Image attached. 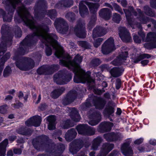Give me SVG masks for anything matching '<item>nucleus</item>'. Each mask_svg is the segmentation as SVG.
I'll list each match as a JSON object with an SVG mask.
<instances>
[{
    "label": "nucleus",
    "instance_id": "1",
    "mask_svg": "<svg viewBox=\"0 0 156 156\" xmlns=\"http://www.w3.org/2000/svg\"><path fill=\"white\" fill-rule=\"evenodd\" d=\"M25 23L30 28L34 29L35 36L41 37L44 40L45 45L47 46L46 53L47 55H50L52 53L51 47L55 50V55L58 58L63 57L60 61V64L69 69H72L75 73L74 81L76 83L86 82L90 83L93 80L90 77V73H85L80 67L79 63L81 62L82 58L80 55L76 56L74 60L71 62L69 56L67 55L65 57L62 48L57 42L56 36L55 34L48 33L49 29L46 26H36L33 20H23Z\"/></svg>",
    "mask_w": 156,
    "mask_h": 156
},
{
    "label": "nucleus",
    "instance_id": "2",
    "mask_svg": "<svg viewBox=\"0 0 156 156\" xmlns=\"http://www.w3.org/2000/svg\"><path fill=\"white\" fill-rule=\"evenodd\" d=\"M86 4L89 7L90 11L91 12L94 11L95 12L96 11L97 8L99 6L98 4H93L85 2H82L79 5V11L81 16H83V15L87 13L88 11V9L84 4Z\"/></svg>",
    "mask_w": 156,
    "mask_h": 156
},
{
    "label": "nucleus",
    "instance_id": "3",
    "mask_svg": "<svg viewBox=\"0 0 156 156\" xmlns=\"http://www.w3.org/2000/svg\"><path fill=\"white\" fill-rule=\"evenodd\" d=\"M114 43V40L112 38H110L106 41L102 47V53L107 54L114 50L115 48Z\"/></svg>",
    "mask_w": 156,
    "mask_h": 156
},
{
    "label": "nucleus",
    "instance_id": "4",
    "mask_svg": "<svg viewBox=\"0 0 156 156\" xmlns=\"http://www.w3.org/2000/svg\"><path fill=\"white\" fill-rule=\"evenodd\" d=\"M72 79L71 75L66 76L56 74L54 76V80L56 83L59 84H64L69 81Z\"/></svg>",
    "mask_w": 156,
    "mask_h": 156
},
{
    "label": "nucleus",
    "instance_id": "5",
    "mask_svg": "<svg viewBox=\"0 0 156 156\" xmlns=\"http://www.w3.org/2000/svg\"><path fill=\"white\" fill-rule=\"evenodd\" d=\"M119 36L122 41L127 42L131 40V37L130 34L125 27H121L119 29Z\"/></svg>",
    "mask_w": 156,
    "mask_h": 156
},
{
    "label": "nucleus",
    "instance_id": "6",
    "mask_svg": "<svg viewBox=\"0 0 156 156\" xmlns=\"http://www.w3.org/2000/svg\"><path fill=\"white\" fill-rule=\"evenodd\" d=\"M41 121V118L39 116H34L28 120L26 122L27 126H40Z\"/></svg>",
    "mask_w": 156,
    "mask_h": 156
},
{
    "label": "nucleus",
    "instance_id": "7",
    "mask_svg": "<svg viewBox=\"0 0 156 156\" xmlns=\"http://www.w3.org/2000/svg\"><path fill=\"white\" fill-rule=\"evenodd\" d=\"M55 119V116L54 115H51L47 118V120L49 122L48 128L49 130H53L55 128L54 122Z\"/></svg>",
    "mask_w": 156,
    "mask_h": 156
},
{
    "label": "nucleus",
    "instance_id": "8",
    "mask_svg": "<svg viewBox=\"0 0 156 156\" xmlns=\"http://www.w3.org/2000/svg\"><path fill=\"white\" fill-rule=\"evenodd\" d=\"M8 144V140H5L0 144V156H5V148Z\"/></svg>",
    "mask_w": 156,
    "mask_h": 156
},
{
    "label": "nucleus",
    "instance_id": "9",
    "mask_svg": "<svg viewBox=\"0 0 156 156\" xmlns=\"http://www.w3.org/2000/svg\"><path fill=\"white\" fill-rule=\"evenodd\" d=\"M121 150L122 153L126 156H128V154H132V151L129 147L128 144H123L121 147Z\"/></svg>",
    "mask_w": 156,
    "mask_h": 156
},
{
    "label": "nucleus",
    "instance_id": "10",
    "mask_svg": "<svg viewBox=\"0 0 156 156\" xmlns=\"http://www.w3.org/2000/svg\"><path fill=\"white\" fill-rule=\"evenodd\" d=\"M118 134H115L113 133L111 134H106L104 136L107 140L111 141H114L119 140L120 137Z\"/></svg>",
    "mask_w": 156,
    "mask_h": 156
},
{
    "label": "nucleus",
    "instance_id": "11",
    "mask_svg": "<svg viewBox=\"0 0 156 156\" xmlns=\"http://www.w3.org/2000/svg\"><path fill=\"white\" fill-rule=\"evenodd\" d=\"M127 57V53L126 51H125L124 53L122 52V54L120 56V58L118 59L115 60L112 62V64L114 65H117L120 64L118 62L119 61L122 62V60H125Z\"/></svg>",
    "mask_w": 156,
    "mask_h": 156
},
{
    "label": "nucleus",
    "instance_id": "12",
    "mask_svg": "<svg viewBox=\"0 0 156 156\" xmlns=\"http://www.w3.org/2000/svg\"><path fill=\"white\" fill-rule=\"evenodd\" d=\"M123 71L119 68H114L111 69L110 73L112 76L116 77L121 75Z\"/></svg>",
    "mask_w": 156,
    "mask_h": 156
},
{
    "label": "nucleus",
    "instance_id": "13",
    "mask_svg": "<svg viewBox=\"0 0 156 156\" xmlns=\"http://www.w3.org/2000/svg\"><path fill=\"white\" fill-rule=\"evenodd\" d=\"M16 66L22 70H27L29 69L32 68L34 67V65H28L25 66L23 64H20L18 63H16Z\"/></svg>",
    "mask_w": 156,
    "mask_h": 156
},
{
    "label": "nucleus",
    "instance_id": "14",
    "mask_svg": "<svg viewBox=\"0 0 156 156\" xmlns=\"http://www.w3.org/2000/svg\"><path fill=\"white\" fill-rule=\"evenodd\" d=\"M76 133L74 129H72L68 131V132L66 133L65 135V138L67 140L68 138H71L75 136L76 134Z\"/></svg>",
    "mask_w": 156,
    "mask_h": 156
},
{
    "label": "nucleus",
    "instance_id": "15",
    "mask_svg": "<svg viewBox=\"0 0 156 156\" xmlns=\"http://www.w3.org/2000/svg\"><path fill=\"white\" fill-rule=\"evenodd\" d=\"M86 125H80L77 127V129L79 134H84V132L86 129Z\"/></svg>",
    "mask_w": 156,
    "mask_h": 156
},
{
    "label": "nucleus",
    "instance_id": "16",
    "mask_svg": "<svg viewBox=\"0 0 156 156\" xmlns=\"http://www.w3.org/2000/svg\"><path fill=\"white\" fill-rule=\"evenodd\" d=\"M104 151L108 153L110 151L113 147V145L112 144H105L103 146Z\"/></svg>",
    "mask_w": 156,
    "mask_h": 156
},
{
    "label": "nucleus",
    "instance_id": "17",
    "mask_svg": "<svg viewBox=\"0 0 156 156\" xmlns=\"http://www.w3.org/2000/svg\"><path fill=\"white\" fill-rule=\"evenodd\" d=\"M113 20L115 22L119 23L120 20V16L119 15L115 13L113 15Z\"/></svg>",
    "mask_w": 156,
    "mask_h": 156
},
{
    "label": "nucleus",
    "instance_id": "18",
    "mask_svg": "<svg viewBox=\"0 0 156 156\" xmlns=\"http://www.w3.org/2000/svg\"><path fill=\"white\" fill-rule=\"evenodd\" d=\"M11 68L9 67H7L5 69L3 73V75L4 76H7L11 72Z\"/></svg>",
    "mask_w": 156,
    "mask_h": 156
},
{
    "label": "nucleus",
    "instance_id": "19",
    "mask_svg": "<svg viewBox=\"0 0 156 156\" xmlns=\"http://www.w3.org/2000/svg\"><path fill=\"white\" fill-rule=\"evenodd\" d=\"M150 57V55L148 54H143L142 55H141L140 56V58L138 59L137 60H135L134 61V62L135 63H136L138 62L141 59V58H149Z\"/></svg>",
    "mask_w": 156,
    "mask_h": 156
},
{
    "label": "nucleus",
    "instance_id": "20",
    "mask_svg": "<svg viewBox=\"0 0 156 156\" xmlns=\"http://www.w3.org/2000/svg\"><path fill=\"white\" fill-rule=\"evenodd\" d=\"M103 40L101 38H98L94 43V45L95 47H98L100 44Z\"/></svg>",
    "mask_w": 156,
    "mask_h": 156
},
{
    "label": "nucleus",
    "instance_id": "21",
    "mask_svg": "<svg viewBox=\"0 0 156 156\" xmlns=\"http://www.w3.org/2000/svg\"><path fill=\"white\" fill-rule=\"evenodd\" d=\"M61 94V93H59V90H55L52 93L51 96L53 98H56L59 96Z\"/></svg>",
    "mask_w": 156,
    "mask_h": 156
},
{
    "label": "nucleus",
    "instance_id": "22",
    "mask_svg": "<svg viewBox=\"0 0 156 156\" xmlns=\"http://www.w3.org/2000/svg\"><path fill=\"white\" fill-rule=\"evenodd\" d=\"M155 36V34L154 33H150L147 34V41H149L152 40V38H154Z\"/></svg>",
    "mask_w": 156,
    "mask_h": 156
},
{
    "label": "nucleus",
    "instance_id": "23",
    "mask_svg": "<svg viewBox=\"0 0 156 156\" xmlns=\"http://www.w3.org/2000/svg\"><path fill=\"white\" fill-rule=\"evenodd\" d=\"M5 46L2 44H0V55H3L4 52L5 51Z\"/></svg>",
    "mask_w": 156,
    "mask_h": 156
},
{
    "label": "nucleus",
    "instance_id": "24",
    "mask_svg": "<svg viewBox=\"0 0 156 156\" xmlns=\"http://www.w3.org/2000/svg\"><path fill=\"white\" fill-rule=\"evenodd\" d=\"M63 20L62 19H57L55 21V26L57 30H58V28L57 26V25L61 24L62 22L63 21Z\"/></svg>",
    "mask_w": 156,
    "mask_h": 156
},
{
    "label": "nucleus",
    "instance_id": "25",
    "mask_svg": "<svg viewBox=\"0 0 156 156\" xmlns=\"http://www.w3.org/2000/svg\"><path fill=\"white\" fill-rule=\"evenodd\" d=\"M133 9L132 7H130L129 8V9L128 11H126L125 10H124L125 14L126 15V16L127 18V19H128V14L129 13L131 14L132 12H133Z\"/></svg>",
    "mask_w": 156,
    "mask_h": 156
},
{
    "label": "nucleus",
    "instance_id": "26",
    "mask_svg": "<svg viewBox=\"0 0 156 156\" xmlns=\"http://www.w3.org/2000/svg\"><path fill=\"white\" fill-rule=\"evenodd\" d=\"M110 11L107 8H104L102 9L101 11L100 12V15L101 14H109Z\"/></svg>",
    "mask_w": 156,
    "mask_h": 156
},
{
    "label": "nucleus",
    "instance_id": "27",
    "mask_svg": "<svg viewBox=\"0 0 156 156\" xmlns=\"http://www.w3.org/2000/svg\"><path fill=\"white\" fill-rule=\"evenodd\" d=\"M11 3L12 5L13 8L15 7V5L16 4L20 2L19 0H8Z\"/></svg>",
    "mask_w": 156,
    "mask_h": 156
},
{
    "label": "nucleus",
    "instance_id": "28",
    "mask_svg": "<svg viewBox=\"0 0 156 156\" xmlns=\"http://www.w3.org/2000/svg\"><path fill=\"white\" fill-rule=\"evenodd\" d=\"M48 15L50 16L51 19H52V16H55L56 15L55 11L53 10L50 11L48 13Z\"/></svg>",
    "mask_w": 156,
    "mask_h": 156
},
{
    "label": "nucleus",
    "instance_id": "29",
    "mask_svg": "<svg viewBox=\"0 0 156 156\" xmlns=\"http://www.w3.org/2000/svg\"><path fill=\"white\" fill-rule=\"evenodd\" d=\"M80 119V115L78 114H77L75 115V117L74 118H72V119L75 122L79 121Z\"/></svg>",
    "mask_w": 156,
    "mask_h": 156
},
{
    "label": "nucleus",
    "instance_id": "30",
    "mask_svg": "<svg viewBox=\"0 0 156 156\" xmlns=\"http://www.w3.org/2000/svg\"><path fill=\"white\" fill-rule=\"evenodd\" d=\"M100 121V119H99L96 121H95L94 120H92L89 122V123L92 126H94L98 123Z\"/></svg>",
    "mask_w": 156,
    "mask_h": 156
},
{
    "label": "nucleus",
    "instance_id": "31",
    "mask_svg": "<svg viewBox=\"0 0 156 156\" xmlns=\"http://www.w3.org/2000/svg\"><path fill=\"white\" fill-rule=\"evenodd\" d=\"M133 39L135 42L137 43H139L141 42V40L139 38L138 36L136 35H134L133 36Z\"/></svg>",
    "mask_w": 156,
    "mask_h": 156
},
{
    "label": "nucleus",
    "instance_id": "32",
    "mask_svg": "<svg viewBox=\"0 0 156 156\" xmlns=\"http://www.w3.org/2000/svg\"><path fill=\"white\" fill-rule=\"evenodd\" d=\"M149 143L150 144L153 145H156V140L154 139H151L149 141Z\"/></svg>",
    "mask_w": 156,
    "mask_h": 156
},
{
    "label": "nucleus",
    "instance_id": "33",
    "mask_svg": "<svg viewBox=\"0 0 156 156\" xmlns=\"http://www.w3.org/2000/svg\"><path fill=\"white\" fill-rule=\"evenodd\" d=\"M107 112L108 115H111L114 112L113 108L110 107L109 109L107 110Z\"/></svg>",
    "mask_w": 156,
    "mask_h": 156
},
{
    "label": "nucleus",
    "instance_id": "34",
    "mask_svg": "<svg viewBox=\"0 0 156 156\" xmlns=\"http://www.w3.org/2000/svg\"><path fill=\"white\" fill-rule=\"evenodd\" d=\"M143 139L141 138L135 140L134 142V143L136 144H140L143 142Z\"/></svg>",
    "mask_w": 156,
    "mask_h": 156
},
{
    "label": "nucleus",
    "instance_id": "35",
    "mask_svg": "<svg viewBox=\"0 0 156 156\" xmlns=\"http://www.w3.org/2000/svg\"><path fill=\"white\" fill-rule=\"evenodd\" d=\"M116 82L117 83L116 84V88L117 89H119L120 87V85L121 84L120 80L119 79H118L117 80Z\"/></svg>",
    "mask_w": 156,
    "mask_h": 156
},
{
    "label": "nucleus",
    "instance_id": "36",
    "mask_svg": "<svg viewBox=\"0 0 156 156\" xmlns=\"http://www.w3.org/2000/svg\"><path fill=\"white\" fill-rule=\"evenodd\" d=\"M14 153L16 154H20L21 153V151L20 149H16L14 150Z\"/></svg>",
    "mask_w": 156,
    "mask_h": 156
},
{
    "label": "nucleus",
    "instance_id": "37",
    "mask_svg": "<svg viewBox=\"0 0 156 156\" xmlns=\"http://www.w3.org/2000/svg\"><path fill=\"white\" fill-rule=\"evenodd\" d=\"M71 126H70L69 124V122H66L65 123V125L63 126V128L65 129H67L69 128V127Z\"/></svg>",
    "mask_w": 156,
    "mask_h": 156
},
{
    "label": "nucleus",
    "instance_id": "38",
    "mask_svg": "<svg viewBox=\"0 0 156 156\" xmlns=\"http://www.w3.org/2000/svg\"><path fill=\"white\" fill-rule=\"evenodd\" d=\"M148 62V61L147 60H144L141 61V63L143 66L147 65Z\"/></svg>",
    "mask_w": 156,
    "mask_h": 156
},
{
    "label": "nucleus",
    "instance_id": "39",
    "mask_svg": "<svg viewBox=\"0 0 156 156\" xmlns=\"http://www.w3.org/2000/svg\"><path fill=\"white\" fill-rule=\"evenodd\" d=\"M7 106L5 105L4 106H2L0 107V112H3V111L5 110V108Z\"/></svg>",
    "mask_w": 156,
    "mask_h": 156
},
{
    "label": "nucleus",
    "instance_id": "40",
    "mask_svg": "<svg viewBox=\"0 0 156 156\" xmlns=\"http://www.w3.org/2000/svg\"><path fill=\"white\" fill-rule=\"evenodd\" d=\"M121 3L122 6L125 7L126 5V2L125 0H122L121 2Z\"/></svg>",
    "mask_w": 156,
    "mask_h": 156
},
{
    "label": "nucleus",
    "instance_id": "41",
    "mask_svg": "<svg viewBox=\"0 0 156 156\" xmlns=\"http://www.w3.org/2000/svg\"><path fill=\"white\" fill-rule=\"evenodd\" d=\"M5 18H6L5 17H4L3 18V20L4 21L10 22L12 19V17H10L7 20H6Z\"/></svg>",
    "mask_w": 156,
    "mask_h": 156
},
{
    "label": "nucleus",
    "instance_id": "42",
    "mask_svg": "<svg viewBox=\"0 0 156 156\" xmlns=\"http://www.w3.org/2000/svg\"><path fill=\"white\" fill-rule=\"evenodd\" d=\"M114 6L115 8V9L116 10H119V6L117 5L116 4H114Z\"/></svg>",
    "mask_w": 156,
    "mask_h": 156
},
{
    "label": "nucleus",
    "instance_id": "43",
    "mask_svg": "<svg viewBox=\"0 0 156 156\" xmlns=\"http://www.w3.org/2000/svg\"><path fill=\"white\" fill-rule=\"evenodd\" d=\"M12 98V97L11 95H8L5 98L6 101L11 100Z\"/></svg>",
    "mask_w": 156,
    "mask_h": 156
},
{
    "label": "nucleus",
    "instance_id": "44",
    "mask_svg": "<svg viewBox=\"0 0 156 156\" xmlns=\"http://www.w3.org/2000/svg\"><path fill=\"white\" fill-rule=\"evenodd\" d=\"M13 155V153L12 151H9L7 154L8 156H12Z\"/></svg>",
    "mask_w": 156,
    "mask_h": 156
},
{
    "label": "nucleus",
    "instance_id": "45",
    "mask_svg": "<svg viewBox=\"0 0 156 156\" xmlns=\"http://www.w3.org/2000/svg\"><path fill=\"white\" fill-rule=\"evenodd\" d=\"M121 113V111L120 108H118L117 111L116 112V114L117 115H120Z\"/></svg>",
    "mask_w": 156,
    "mask_h": 156
},
{
    "label": "nucleus",
    "instance_id": "46",
    "mask_svg": "<svg viewBox=\"0 0 156 156\" xmlns=\"http://www.w3.org/2000/svg\"><path fill=\"white\" fill-rule=\"evenodd\" d=\"M106 33V32L105 30H103L101 34H99V36H102L104 35Z\"/></svg>",
    "mask_w": 156,
    "mask_h": 156
},
{
    "label": "nucleus",
    "instance_id": "47",
    "mask_svg": "<svg viewBox=\"0 0 156 156\" xmlns=\"http://www.w3.org/2000/svg\"><path fill=\"white\" fill-rule=\"evenodd\" d=\"M42 70V68H39L37 70V73L40 74H42V73L40 72Z\"/></svg>",
    "mask_w": 156,
    "mask_h": 156
},
{
    "label": "nucleus",
    "instance_id": "48",
    "mask_svg": "<svg viewBox=\"0 0 156 156\" xmlns=\"http://www.w3.org/2000/svg\"><path fill=\"white\" fill-rule=\"evenodd\" d=\"M23 96V93L21 92H20L18 95L19 98H21Z\"/></svg>",
    "mask_w": 156,
    "mask_h": 156
},
{
    "label": "nucleus",
    "instance_id": "49",
    "mask_svg": "<svg viewBox=\"0 0 156 156\" xmlns=\"http://www.w3.org/2000/svg\"><path fill=\"white\" fill-rule=\"evenodd\" d=\"M15 92V91L13 89H12L9 91V93L11 94H13Z\"/></svg>",
    "mask_w": 156,
    "mask_h": 156
},
{
    "label": "nucleus",
    "instance_id": "50",
    "mask_svg": "<svg viewBox=\"0 0 156 156\" xmlns=\"http://www.w3.org/2000/svg\"><path fill=\"white\" fill-rule=\"evenodd\" d=\"M65 100L68 101V102L66 103H64V104H65L66 105L69 104L71 102V101H69V98H67V99H66Z\"/></svg>",
    "mask_w": 156,
    "mask_h": 156
},
{
    "label": "nucleus",
    "instance_id": "51",
    "mask_svg": "<svg viewBox=\"0 0 156 156\" xmlns=\"http://www.w3.org/2000/svg\"><path fill=\"white\" fill-rule=\"evenodd\" d=\"M15 138H16V137L15 136H13V137H12H12L9 138V140L11 141H13L14 140H15Z\"/></svg>",
    "mask_w": 156,
    "mask_h": 156
},
{
    "label": "nucleus",
    "instance_id": "52",
    "mask_svg": "<svg viewBox=\"0 0 156 156\" xmlns=\"http://www.w3.org/2000/svg\"><path fill=\"white\" fill-rule=\"evenodd\" d=\"M102 85L103 86L105 85V87H106L107 86V84L105 82H103L102 83Z\"/></svg>",
    "mask_w": 156,
    "mask_h": 156
},
{
    "label": "nucleus",
    "instance_id": "53",
    "mask_svg": "<svg viewBox=\"0 0 156 156\" xmlns=\"http://www.w3.org/2000/svg\"><path fill=\"white\" fill-rule=\"evenodd\" d=\"M90 156H95L94 153V152H92L90 154Z\"/></svg>",
    "mask_w": 156,
    "mask_h": 156
},
{
    "label": "nucleus",
    "instance_id": "54",
    "mask_svg": "<svg viewBox=\"0 0 156 156\" xmlns=\"http://www.w3.org/2000/svg\"><path fill=\"white\" fill-rule=\"evenodd\" d=\"M18 132L19 133L21 134L22 135H25L26 134V133H24V132H23L18 131Z\"/></svg>",
    "mask_w": 156,
    "mask_h": 156
},
{
    "label": "nucleus",
    "instance_id": "55",
    "mask_svg": "<svg viewBox=\"0 0 156 156\" xmlns=\"http://www.w3.org/2000/svg\"><path fill=\"white\" fill-rule=\"evenodd\" d=\"M13 117V115H10L9 116V117L10 119H12Z\"/></svg>",
    "mask_w": 156,
    "mask_h": 156
},
{
    "label": "nucleus",
    "instance_id": "56",
    "mask_svg": "<svg viewBox=\"0 0 156 156\" xmlns=\"http://www.w3.org/2000/svg\"><path fill=\"white\" fill-rule=\"evenodd\" d=\"M139 34L141 37L142 38H143L142 34H143V35H144V34H143V33H142V32H141V34Z\"/></svg>",
    "mask_w": 156,
    "mask_h": 156
},
{
    "label": "nucleus",
    "instance_id": "57",
    "mask_svg": "<svg viewBox=\"0 0 156 156\" xmlns=\"http://www.w3.org/2000/svg\"><path fill=\"white\" fill-rule=\"evenodd\" d=\"M85 44V42L83 41H81L80 42V44Z\"/></svg>",
    "mask_w": 156,
    "mask_h": 156
},
{
    "label": "nucleus",
    "instance_id": "58",
    "mask_svg": "<svg viewBox=\"0 0 156 156\" xmlns=\"http://www.w3.org/2000/svg\"><path fill=\"white\" fill-rule=\"evenodd\" d=\"M76 35L78 37H80L83 38V37H84L83 36L80 35L79 34H76Z\"/></svg>",
    "mask_w": 156,
    "mask_h": 156
},
{
    "label": "nucleus",
    "instance_id": "59",
    "mask_svg": "<svg viewBox=\"0 0 156 156\" xmlns=\"http://www.w3.org/2000/svg\"><path fill=\"white\" fill-rule=\"evenodd\" d=\"M3 121V118L0 117V122H1Z\"/></svg>",
    "mask_w": 156,
    "mask_h": 156
},
{
    "label": "nucleus",
    "instance_id": "60",
    "mask_svg": "<svg viewBox=\"0 0 156 156\" xmlns=\"http://www.w3.org/2000/svg\"><path fill=\"white\" fill-rule=\"evenodd\" d=\"M41 99V97L40 95H39L38 96V101L39 102Z\"/></svg>",
    "mask_w": 156,
    "mask_h": 156
},
{
    "label": "nucleus",
    "instance_id": "61",
    "mask_svg": "<svg viewBox=\"0 0 156 156\" xmlns=\"http://www.w3.org/2000/svg\"><path fill=\"white\" fill-rule=\"evenodd\" d=\"M109 126H110V127H111L113 126V125L112 123H109Z\"/></svg>",
    "mask_w": 156,
    "mask_h": 156
},
{
    "label": "nucleus",
    "instance_id": "62",
    "mask_svg": "<svg viewBox=\"0 0 156 156\" xmlns=\"http://www.w3.org/2000/svg\"><path fill=\"white\" fill-rule=\"evenodd\" d=\"M58 138L60 141H61L62 140V138L59 137H58Z\"/></svg>",
    "mask_w": 156,
    "mask_h": 156
},
{
    "label": "nucleus",
    "instance_id": "63",
    "mask_svg": "<svg viewBox=\"0 0 156 156\" xmlns=\"http://www.w3.org/2000/svg\"><path fill=\"white\" fill-rule=\"evenodd\" d=\"M94 0L96 2H98L99 1V0Z\"/></svg>",
    "mask_w": 156,
    "mask_h": 156
},
{
    "label": "nucleus",
    "instance_id": "64",
    "mask_svg": "<svg viewBox=\"0 0 156 156\" xmlns=\"http://www.w3.org/2000/svg\"><path fill=\"white\" fill-rule=\"evenodd\" d=\"M109 17L108 18H106V20H108L109 19Z\"/></svg>",
    "mask_w": 156,
    "mask_h": 156
}]
</instances>
